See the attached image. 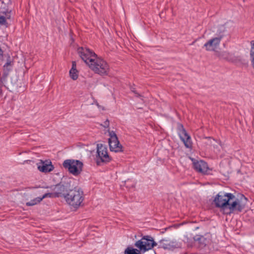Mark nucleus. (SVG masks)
I'll list each match as a JSON object with an SVG mask.
<instances>
[{"label":"nucleus","mask_w":254,"mask_h":254,"mask_svg":"<svg viewBox=\"0 0 254 254\" xmlns=\"http://www.w3.org/2000/svg\"><path fill=\"white\" fill-rule=\"evenodd\" d=\"M226 27L224 25H219L214 28V36L208 40L203 45L205 50L216 52L219 49L222 39L225 37Z\"/></svg>","instance_id":"obj_1"},{"label":"nucleus","mask_w":254,"mask_h":254,"mask_svg":"<svg viewBox=\"0 0 254 254\" xmlns=\"http://www.w3.org/2000/svg\"><path fill=\"white\" fill-rule=\"evenodd\" d=\"M66 202L72 208L76 209L79 207L84 200L83 192L79 188L70 190L64 195Z\"/></svg>","instance_id":"obj_2"},{"label":"nucleus","mask_w":254,"mask_h":254,"mask_svg":"<svg viewBox=\"0 0 254 254\" xmlns=\"http://www.w3.org/2000/svg\"><path fill=\"white\" fill-rule=\"evenodd\" d=\"M88 67L95 73L100 75H107L110 71L108 64L103 59L97 56L90 63Z\"/></svg>","instance_id":"obj_3"},{"label":"nucleus","mask_w":254,"mask_h":254,"mask_svg":"<svg viewBox=\"0 0 254 254\" xmlns=\"http://www.w3.org/2000/svg\"><path fill=\"white\" fill-rule=\"evenodd\" d=\"M234 199V194L224 192H219L215 197L213 201L217 207L220 208L225 213L231 199Z\"/></svg>","instance_id":"obj_4"},{"label":"nucleus","mask_w":254,"mask_h":254,"mask_svg":"<svg viewBox=\"0 0 254 254\" xmlns=\"http://www.w3.org/2000/svg\"><path fill=\"white\" fill-rule=\"evenodd\" d=\"M157 245V244L154 241V239L149 235L143 236L141 239L136 241L134 243V246L142 253L152 250Z\"/></svg>","instance_id":"obj_5"},{"label":"nucleus","mask_w":254,"mask_h":254,"mask_svg":"<svg viewBox=\"0 0 254 254\" xmlns=\"http://www.w3.org/2000/svg\"><path fill=\"white\" fill-rule=\"evenodd\" d=\"M63 167L68 170L69 173L74 176L80 175L82 171L83 163L77 160L66 159L63 163Z\"/></svg>","instance_id":"obj_6"},{"label":"nucleus","mask_w":254,"mask_h":254,"mask_svg":"<svg viewBox=\"0 0 254 254\" xmlns=\"http://www.w3.org/2000/svg\"><path fill=\"white\" fill-rule=\"evenodd\" d=\"M247 201V198L244 196L243 195L240 199H238L234 195V199L230 201L225 213L230 214L234 212H241L245 208Z\"/></svg>","instance_id":"obj_7"},{"label":"nucleus","mask_w":254,"mask_h":254,"mask_svg":"<svg viewBox=\"0 0 254 254\" xmlns=\"http://www.w3.org/2000/svg\"><path fill=\"white\" fill-rule=\"evenodd\" d=\"M77 53L88 66L97 56L93 51L87 48L79 47L77 49Z\"/></svg>","instance_id":"obj_8"},{"label":"nucleus","mask_w":254,"mask_h":254,"mask_svg":"<svg viewBox=\"0 0 254 254\" xmlns=\"http://www.w3.org/2000/svg\"><path fill=\"white\" fill-rule=\"evenodd\" d=\"M97 153L96 162L98 165H100L101 163H107L110 161L111 157L108 154L106 145L102 144H97Z\"/></svg>","instance_id":"obj_9"},{"label":"nucleus","mask_w":254,"mask_h":254,"mask_svg":"<svg viewBox=\"0 0 254 254\" xmlns=\"http://www.w3.org/2000/svg\"><path fill=\"white\" fill-rule=\"evenodd\" d=\"M109 144L111 151L119 152L123 151L122 145L120 143L116 133L109 131Z\"/></svg>","instance_id":"obj_10"},{"label":"nucleus","mask_w":254,"mask_h":254,"mask_svg":"<svg viewBox=\"0 0 254 254\" xmlns=\"http://www.w3.org/2000/svg\"><path fill=\"white\" fill-rule=\"evenodd\" d=\"M192 161H193V167L196 171L204 175L209 174L211 169L205 162L194 159H192Z\"/></svg>","instance_id":"obj_11"},{"label":"nucleus","mask_w":254,"mask_h":254,"mask_svg":"<svg viewBox=\"0 0 254 254\" xmlns=\"http://www.w3.org/2000/svg\"><path fill=\"white\" fill-rule=\"evenodd\" d=\"M37 165L39 171L45 173L50 172L54 169L51 161L49 160L43 161L41 160L37 164Z\"/></svg>","instance_id":"obj_12"},{"label":"nucleus","mask_w":254,"mask_h":254,"mask_svg":"<svg viewBox=\"0 0 254 254\" xmlns=\"http://www.w3.org/2000/svg\"><path fill=\"white\" fill-rule=\"evenodd\" d=\"M181 130L179 135L181 140L184 142L185 146L187 148H190L192 147V142L190 136L187 133L186 130L183 128Z\"/></svg>","instance_id":"obj_13"},{"label":"nucleus","mask_w":254,"mask_h":254,"mask_svg":"<svg viewBox=\"0 0 254 254\" xmlns=\"http://www.w3.org/2000/svg\"><path fill=\"white\" fill-rule=\"evenodd\" d=\"M160 246L164 249L173 250L177 247L176 242L168 239H162L159 242Z\"/></svg>","instance_id":"obj_14"},{"label":"nucleus","mask_w":254,"mask_h":254,"mask_svg":"<svg viewBox=\"0 0 254 254\" xmlns=\"http://www.w3.org/2000/svg\"><path fill=\"white\" fill-rule=\"evenodd\" d=\"M70 77L73 80H76L78 78L79 71L76 69L75 62H72V67L69 71Z\"/></svg>","instance_id":"obj_15"},{"label":"nucleus","mask_w":254,"mask_h":254,"mask_svg":"<svg viewBox=\"0 0 254 254\" xmlns=\"http://www.w3.org/2000/svg\"><path fill=\"white\" fill-rule=\"evenodd\" d=\"M142 253L138 249H135L131 247H127L124 252V254H142Z\"/></svg>","instance_id":"obj_16"},{"label":"nucleus","mask_w":254,"mask_h":254,"mask_svg":"<svg viewBox=\"0 0 254 254\" xmlns=\"http://www.w3.org/2000/svg\"><path fill=\"white\" fill-rule=\"evenodd\" d=\"M205 139L206 140V141L204 143L206 144L213 145L214 147H217V145L215 144L214 143H216L219 145L220 144V142L217 141L215 140L214 139L210 137H205Z\"/></svg>","instance_id":"obj_17"},{"label":"nucleus","mask_w":254,"mask_h":254,"mask_svg":"<svg viewBox=\"0 0 254 254\" xmlns=\"http://www.w3.org/2000/svg\"><path fill=\"white\" fill-rule=\"evenodd\" d=\"M43 200V198L41 197H36L29 202H27L26 203L27 206H33L34 205L39 203Z\"/></svg>","instance_id":"obj_18"},{"label":"nucleus","mask_w":254,"mask_h":254,"mask_svg":"<svg viewBox=\"0 0 254 254\" xmlns=\"http://www.w3.org/2000/svg\"><path fill=\"white\" fill-rule=\"evenodd\" d=\"M13 60L11 58H10V57H9L6 61V63L3 66L4 69V70L6 69L7 71H9L11 67L13 66Z\"/></svg>","instance_id":"obj_19"},{"label":"nucleus","mask_w":254,"mask_h":254,"mask_svg":"<svg viewBox=\"0 0 254 254\" xmlns=\"http://www.w3.org/2000/svg\"><path fill=\"white\" fill-rule=\"evenodd\" d=\"M251 44L252 48L251 50L250 56L252 60V65L254 68V41H251Z\"/></svg>","instance_id":"obj_20"},{"label":"nucleus","mask_w":254,"mask_h":254,"mask_svg":"<svg viewBox=\"0 0 254 254\" xmlns=\"http://www.w3.org/2000/svg\"><path fill=\"white\" fill-rule=\"evenodd\" d=\"M59 194L57 193H46L43 195L42 197L43 199L46 197H54L59 196Z\"/></svg>","instance_id":"obj_21"},{"label":"nucleus","mask_w":254,"mask_h":254,"mask_svg":"<svg viewBox=\"0 0 254 254\" xmlns=\"http://www.w3.org/2000/svg\"><path fill=\"white\" fill-rule=\"evenodd\" d=\"M6 18H9V15H6V17L0 16V24L4 25L6 23Z\"/></svg>","instance_id":"obj_22"},{"label":"nucleus","mask_w":254,"mask_h":254,"mask_svg":"<svg viewBox=\"0 0 254 254\" xmlns=\"http://www.w3.org/2000/svg\"><path fill=\"white\" fill-rule=\"evenodd\" d=\"M227 54V53L226 52H223L222 53H217V55L219 58H224V56H225Z\"/></svg>","instance_id":"obj_23"},{"label":"nucleus","mask_w":254,"mask_h":254,"mask_svg":"<svg viewBox=\"0 0 254 254\" xmlns=\"http://www.w3.org/2000/svg\"><path fill=\"white\" fill-rule=\"evenodd\" d=\"M131 91L134 92L135 94H136V96H140V95L136 92V91L135 90L134 88H131Z\"/></svg>","instance_id":"obj_24"},{"label":"nucleus","mask_w":254,"mask_h":254,"mask_svg":"<svg viewBox=\"0 0 254 254\" xmlns=\"http://www.w3.org/2000/svg\"><path fill=\"white\" fill-rule=\"evenodd\" d=\"M3 57V51L0 48V61L2 59Z\"/></svg>","instance_id":"obj_25"},{"label":"nucleus","mask_w":254,"mask_h":254,"mask_svg":"<svg viewBox=\"0 0 254 254\" xmlns=\"http://www.w3.org/2000/svg\"><path fill=\"white\" fill-rule=\"evenodd\" d=\"M109 121H106L105 122L104 127H108V126H109Z\"/></svg>","instance_id":"obj_26"}]
</instances>
